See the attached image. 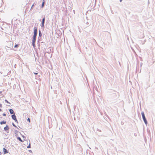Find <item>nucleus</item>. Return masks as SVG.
<instances>
[{"instance_id": "f257e3e1", "label": "nucleus", "mask_w": 155, "mask_h": 155, "mask_svg": "<svg viewBox=\"0 0 155 155\" xmlns=\"http://www.w3.org/2000/svg\"><path fill=\"white\" fill-rule=\"evenodd\" d=\"M33 35L32 37L37 38V36L38 34V28L36 26H35L33 28Z\"/></svg>"}, {"instance_id": "f03ea898", "label": "nucleus", "mask_w": 155, "mask_h": 155, "mask_svg": "<svg viewBox=\"0 0 155 155\" xmlns=\"http://www.w3.org/2000/svg\"><path fill=\"white\" fill-rule=\"evenodd\" d=\"M142 117L143 120V121L146 124V126L147 125L148 122L147 119L145 116V114L143 111H142L141 113Z\"/></svg>"}, {"instance_id": "7ed1b4c3", "label": "nucleus", "mask_w": 155, "mask_h": 155, "mask_svg": "<svg viewBox=\"0 0 155 155\" xmlns=\"http://www.w3.org/2000/svg\"><path fill=\"white\" fill-rule=\"evenodd\" d=\"M45 17L44 16L42 20V21H41V23L40 24V26L41 27V29H43V30H44L45 26Z\"/></svg>"}, {"instance_id": "20e7f679", "label": "nucleus", "mask_w": 155, "mask_h": 155, "mask_svg": "<svg viewBox=\"0 0 155 155\" xmlns=\"http://www.w3.org/2000/svg\"><path fill=\"white\" fill-rule=\"evenodd\" d=\"M111 93H113L114 94V96L116 98H118L119 97V92H117L116 91L114 90H112L111 91Z\"/></svg>"}, {"instance_id": "39448f33", "label": "nucleus", "mask_w": 155, "mask_h": 155, "mask_svg": "<svg viewBox=\"0 0 155 155\" xmlns=\"http://www.w3.org/2000/svg\"><path fill=\"white\" fill-rule=\"evenodd\" d=\"M36 38L32 37V45L34 48L35 46V43L36 40Z\"/></svg>"}, {"instance_id": "423d86ee", "label": "nucleus", "mask_w": 155, "mask_h": 155, "mask_svg": "<svg viewBox=\"0 0 155 155\" xmlns=\"http://www.w3.org/2000/svg\"><path fill=\"white\" fill-rule=\"evenodd\" d=\"M11 117L12 119L14 120L16 123H17L18 124V121L17 119L16 116L15 114H12L11 115Z\"/></svg>"}, {"instance_id": "0eeeda50", "label": "nucleus", "mask_w": 155, "mask_h": 155, "mask_svg": "<svg viewBox=\"0 0 155 155\" xmlns=\"http://www.w3.org/2000/svg\"><path fill=\"white\" fill-rule=\"evenodd\" d=\"M3 152L2 153L3 154H5L8 153H9V151L8 150H7L6 148H3Z\"/></svg>"}, {"instance_id": "6e6552de", "label": "nucleus", "mask_w": 155, "mask_h": 155, "mask_svg": "<svg viewBox=\"0 0 155 155\" xmlns=\"http://www.w3.org/2000/svg\"><path fill=\"white\" fill-rule=\"evenodd\" d=\"M43 39L44 41L45 42H48L47 39V36L44 34L43 35Z\"/></svg>"}, {"instance_id": "1a4fd4ad", "label": "nucleus", "mask_w": 155, "mask_h": 155, "mask_svg": "<svg viewBox=\"0 0 155 155\" xmlns=\"http://www.w3.org/2000/svg\"><path fill=\"white\" fill-rule=\"evenodd\" d=\"M8 110L10 114H15L14 111L12 109H8Z\"/></svg>"}, {"instance_id": "9d476101", "label": "nucleus", "mask_w": 155, "mask_h": 155, "mask_svg": "<svg viewBox=\"0 0 155 155\" xmlns=\"http://www.w3.org/2000/svg\"><path fill=\"white\" fill-rule=\"evenodd\" d=\"M4 129L5 131H7L9 129V127L8 125H6V126L4 128Z\"/></svg>"}, {"instance_id": "9b49d317", "label": "nucleus", "mask_w": 155, "mask_h": 155, "mask_svg": "<svg viewBox=\"0 0 155 155\" xmlns=\"http://www.w3.org/2000/svg\"><path fill=\"white\" fill-rule=\"evenodd\" d=\"M45 0H43L42 3L41 7V8H43L45 6Z\"/></svg>"}, {"instance_id": "f8f14e48", "label": "nucleus", "mask_w": 155, "mask_h": 155, "mask_svg": "<svg viewBox=\"0 0 155 155\" xmlns=\"http://www.w3.org/2000/svg\"><path fill=\"white\" fill-rule=\"evenodd\" d=\"M42 34L41 33V31L39 30L38 31V37H42Z\"/></svg>"}, {"instance_id": "ddd939ff", "label": "nucleus", "mask_w": 155, "mask_h": 155, "mask_svg": "<svg viewBox=\"0 0 155 155\" xmlns=\"http://www.w3.org/2000/svg\"><path fill=\"white\" fill-rule=\"evenodd\" d=\"M6 121L5 120H3L1 122H0V124L1 125H2L3 124H6Z\"/></svg>"}, {"instance_id": "4468645a", "label": "nucleus", "mask_w": 155, "mask_h": 155, "mask_svg": "<svg viewBox=\"0 0 155 155\" xmlns=\"http://www.w3.org/2000/svg\"><path fill=\"white\" fill-rule=\"evenodd\" d=\"M16 137L17 140H19L20 141L22 142H23L24 141L22 140L20 138V137H19L18 136L17 137Z\"/></svg>"}, {"instance_id": "2eb2a0df", "label": "nucleus", "mask_w": 155, "mask_h": 155, "mask_svg": "<svg viewBox=\"0 0 155 155\" xmlns=\"http://www.w3.org/2000/svg\"><path fill=\"white\" fill-rule=\"evenodd\" d=\"M14 32V33L16 34V35H15L16 36H18V34L19 32V31L18 30H16V31H15V32Z\"/></svg>"}, {"instance_id": "dca6fc26", "label": "nucleus", "mask_w": 155, "mask_h": 155, "mask_svg": "<svg viewBox=\"0 0 155 155\" xmlns=\"http://www.w3.org/2000/svg\"><path fill=\"white\" fill-rule=\"evenodd\" d=\"M19 44H16L15 43L14 47L15 48H17L19 47Z\"/></svg>"}, {"instance_id": "f3484780", "label": "nucleus", "mask_w": 155, "mask_h": 155, "mask_svg": "<svg viewBox=\"0 0 155 155\" xmlns=\"http://www.w3.org/2000/svg\"><path fill=\"white\" fill-rule=\"evenodd\" d=\"M19 133L21 135V137L24 138V140L26 141L25 140V139H26V137L25 136L22 135L20 132H19Z\"/></svg>"}, {"instance_id": "a211bd4d", "label": "nucleus", "mask_w": 155, "mask_h": 155, "mask_svg": "<svg viewBox=\"0 0 155 155\" xmlns=\"http://www.w3.org/2000/svg\"><path fill=\"white\" fill-rule=\"evenodd\" d=\"M15 136L16 137L18 136V134H17L18 133H19V132L17 131V130H15Z\"/></svg>"}, {"instance_id": "6ab92c4d", "label": "nucleus", "mask_w": 155, "mask_h": 155, "mask_svg": "<svg viewBox=\"0 0 155 155\" xmlns=\"http://www.w3.org/2000/svg\"><path fill=\"white\" fill-rule=\"evenodd\" d=\"M35 5H36V4L35 3H33V4L32 5L31 7L30 10V11L32 9H33V8L35 6Z\"/></svg>"}, {"instance_id": "aec40b11", "label": "nucleus", "mask_w": 155, "mask_h": 155, "mask_svg": "<svg viewBox=\"0 0 155 155\" xmlns=\"http://www.w3.org/2000/svg\"><path fill=\"white\" fill-rule=\"evenodd\" d=\"M38 41H41L42 40V37H38Z\"/></svg>"}, {"instance_id": "412c9836", "label": "nucleus", "mask_w": 155, "mask_h": 155, "mask_svg": "<svg viewBox=\"0 0 155 155\" xmlns=\"http://www.w3.org/2000/svg\"><path fill=\"white\" fill-rule=\"evenodd\" d=\"M12 124L13 126H14V127L17 128L18 129H19L18 127H17V126L14 124V123L13 122H12Z\"/></svg>"}, {"instance_id": "4be33fe9", "label": "nucleus", "mask_w": 155, "mask_h": 155, "mask_svg": "<svg viewBox=\"0 0 155 155\" xmlns=\"http://www.w3.org/2000/svg\"><path fill=\"white\" fill-rule=\"evenodd\" d=\"M31 148V144L30 143H29V145L27 146V148Z\"/></svg>"}, {"instance_id": "5701e85b", "label": "nucleus", "mask_w": 155, "mask_h": 155, "mask_svg": "<svg viewBox=\"0 0 155 155\" xmlns=\"http://www.w3.org/2000/svg\"><path fill=\"white\" fill-rule=\"evenodd\" d=\"M5 103H6L8 104H11V103L10 102H9L6 99H5Z\"/></svg>"}, {"instance_id": "b1692460", "label": "nucleus", "mask_w": 155, "mask_h": 155, "mask_svg": "<svg viewBox=\"0 0 155 155\" xmlns=\"http://www.w3.org/2000/svg\"><path fill=\"white\" fill-rule=\"evenodd\" d=\"M45 41H44V42H41V45H45Z\"/></svg>"}, {"instance_id": "393cba45", "label": "nucleus", "mask_w": 155, "mask_h": 155, "mask_svg": "<svg viewBox=\"0 0 155 155\" xmlns=\"http://www.w3.org/2000/svg\"><path fill=\"white\" fill-rule=\"evenodd\" d=\"M27 121L28 122H29V123H30L31 122V120L29 118H28L27 119Z\"/></svg>"}, {"instance_id": "a878e982", "label": "nucleus", "mask_w": 155, "mask_h": 155, "mask_svg": "<svg viewBox=\"0 0 155 155\" xmlns=\"http://www.w3.org/2000/svg\"><path fill=\"white\" fill-rule=\"evenodd\" d=\"M10 24H7V25H6L8 27V28H9V29H10Z\"/></svg>"}, {"instance_id": "bb28decb", "label": "nucleus", "mask_w": 155, "mask_h": 155, "mask_svg": "<svg viewBox=\"0 0 155 155\" xmlns=\"http://www.w3.org/2000/svg\"><path fill=\"white\" fill-rule=\"evenodd\" d=\"M28 151L29 153H32V151L31 150H28Z\"/></svg>"}, {"instance_id": "cd10ccee", "label": "nucleus", "mask_w": 155, "mask_h": 155, "mask_svg": "<svg viewBox=\"0 0 155 155\" xmlns=\"http://www.w3.org/2000/svg\"><path fill=\"white\" fill-rule=\"evenodd\" d=\"M38 48H40V43H39V44H38Z\"/></svg>"}, {"instance_id": "c85d7f7f", "label": "nucleus", "mask_w": 155, "mask_h": 155, "mask_svg": "<svg viewBox=\"0 0 155 155\" xmlns=\"http://www.w3.org/2000/svg\"><path fill=\"white\" fill-rule=\"evenodd\" d=\"M2 115L4 116H6V114H5V113H3L2 114Z\"/></svg>"}, {"instance_id": "c756f323", "label": "nucleus", "mask_w": 155, "mask_h": 155, "mask_svg": "<svg viewBox=\"0 0 155 155\" xmlns=\"http://www.w3.org/2000/svg\"><path fill=\"white\" fill-rule=\"evenodd\" d=\"M34 73L35 75H37L38 74V73L37 72H34Z\"/></svg>"}, {"instance_id": "7c9ffc66", "label": "nucleus", "mask_w": 155, "mask_h": 155, "mask_svg": "<svg viewBox=\"0 0 155 155\" xmlns=\"http://www.w3.org/2000/svg\"><path fill=\"white\" fill-rule=\"evenodd\" d=\"M2 107V104L0 103V107Z\"/></svg>"}, {"instance_id": "2f4dec72", "label": "nucleus", "mask_w": 155, "mask_h": 155, "mask_svg": "<svg viewBox=\"0 0 155 155\" xmlns=\"http://www.w3.org/2000/svg\"><path fill=\"white\" fill-rule=\"evenodd\" d=\"M16 66H17V65L16 64H15L14 65V68H16Z\"/></svg>"}, {"instance_id": "473e14b6", "label": "nucleus", "mask_w": 155, "mask_h": 155, "mask_svg": "<svg viewBox=\"0 0 155 155\" xmlns=\"http://www.w3.org/2000/svg\"><path fill=\"white\" fill-rule=\"evenodd\" d=\"M97 130L101 132V130L98 129H97Z\"/></svg>"}, {"instance_id": "72a5a7b5", "label": "nucleus", "mask_w": 155, "mask_h": 155, "mask_svg": "<svg viewBox=\"0 0 155 155\" xmlns=\"http://www.w3.org/2000/svg\"><path fill=\"white\" fill-rule=\"evenodd\" d=\"M39 43H40V41H38V40L37 41V44H39Z\"/></svg>"}, {"instance_id": "f704fd0d", "label": "nucleus", "mask_w": 155, "mask_h": 155, "mask_svg": "<svg viewBox=\"0 0 155 155\" xmlns=\"http://www.w3.org/2000/svg\"><path fill=\"white\" fill-rule=\"evenodd\" d=\"M143 64V63H140V67H141L142 65Z\"/></svg>"}, {"instance_id": "c9c22d12", "label": "nucleus", "mask_w": 155, "mask_h": 155, "mask_svg": "<svg viewBox=\"0 0 155 155\" xmlns=\"http://www.w3.org/2000/svg\"><path fill=\"white\" fill-rule=\"evenodd\" d=\"M79 31L80 32H81V29H79Z\"/></svg>"}, {"instance_id": "e433bc0d", "label": "nucleus", "mask_w": 155, "mask_h": 155, "mask_svg": "<svg viewBox=\"0 0 155 155\" xmlns=\"http://www.w3.org/2000/svg\"><path fill=\"white\" fill-rule=\"evenodd\" d=\"M2 153L1 151H0V155H2Z\"/></svg>"}, {"instance_id": "4c0bfd02", "label": "nucleus", "mask_w": 155, "mask_h": 155, "mask_svg": "<svg viewBox=\"0 0 155 155\" xmlns=\"http://www.w3.org/2000/svg\"><path fill=\"white\" fill-rule=\"evenodd\" d=\"M86 24L87 25H88L89 24V23L88 22H87L86 23Z\"/></svg>"}, {"instance_id": "58836bf2", "label": "nucleus", "mask_w": 155, "mask_h": 155, "mask_svg": "<svg viewBox=\"0 0 155 155\" xmlns=\"http://www.w3.org/2000/svg\"><path fill=\"white\" fill-rule=\"evenodd\" d=\"M122 0H120V2H122Z\"/></svg>"}, {"instance_id": "ea45409f", "label": "nucleus", "mask_w": 155, "mask_h": 155, "mask_svg": "<svg viewBox=\"0 0 155 155\" xmlns=\"http://www.w3.org/2000/svg\"><path fill=\"white\" fill-rule=\"evenodd\" d=\"M106 115V116L107 117H108L109 118V117H108V116L107 115Z\"/></svg>"}, {"instance_id": "a19ab883", "label": "nucleus", "mask_w": 155, "mask_h": 155, "mask_svg": "<svg viewBox=\"0 0 155 155\" xmlns=\"http://www.w3.org/2000/svg\"><path fill=\"white\" fill-rule=\"evenodd\" d=\"M46 59L45 58H42V60L44 61L43 60H45Z\"/></svg>"}, {"instance_id": "79ce46f5", "label": "nucleus", "mask_w": 155, "mask_h": 155, "mask_svg": "<svg viewBox=\"0 0 155 155\" xmlns=\"http://www.w3.org/2000/svg\"><path fill=\"white\" fill-rule=\"evenodd\" d=\"M1 111H2V110L1 108H0V112Z\"/></svg>"}, {"instance_id": "37998d69", "label": "nucleus", "mask_w": 155, "mask_h": 155, "mask_svg": "<svg viewBox=\"0 0 155 155\" xmlns=\"http://www.w3.org/2000/svg\"><path fill=\"white\" fill-rule=\"evenodd\" d=\"M7 133H9V130H8V131H6Z\"/></svg>"}, {"instance_id": "c03bdc74", "label": "nucleus", "mask_w": 155, "mask_h": 155, "mask_svg": "<svg viewBox=\"0 0 155 155\" xmlns=\"http://www.w3.org/2000/svg\"><path fill=\"white\" fill-rule=\"evenodd\" d=\"M73 12H74V14H75V10H73Z\"/></svg>"}, {"instance_id": "a18cd8bd", "label": "nucleus", "mask_w": 155, "mask_h": 155, "mask_svg": "<svg viewBox=\"0 0 155 155\" xmlns=\"http://www.w3.org/2000/svg\"><path fill=\"white\" fill-rule=\"evenodd\" d=\"M2 91H0V94L2 93Z\"/></svg>"}, {"instance_id": "49530a36", "label": "nucleus", "mask_w": 155, "mask_h": 155, "mask_svg": "<svg viewBox=\"0 0 155 155\" xmlns=\"http://www.w3.org/2000/svg\"><path fill=\"white\" fill-rule=\"evenodd\" d=\"M45 53H45V54H44V56H45Z\"/></svg>"}, {"instance_id": "de8ad7c7", "label": "nucleus", "mask_w": 155, "mask_h": 155, "mask_svg": "<svg viewBox=\"0 0 155 155\" xmlns=\"http://www.w3.org/2000/svg\"><path fill=\"white\" fill-rule=\"evenodd\" d=\"M5 139H8V137H7V138H5Z\"/></svg>"}, {"instance_id": "09e8293b", "label": "nucleus", "mask_w": 155, "mask_h": 155, "mask_svg": "<svg viewBox=\"0 0 155 155\" xmlns=\"http://www.w3.org/2000/svg\"><path fill=\"white\" fill-rule=\"evenodd\" d=\"M2 28V30H4V29H3V28Z\"/></svg>"}, {"instance_id": "8fccbe9b", "label": "nucleus", "mask_w": 155, "mask_h": 155, "mask_svg": "<svg viewBox=\"0 0 155 155\" xmlns=\"http://www.w3.org/2000/svg\"><path fill=\"white\" fill-rule=\"evenodd\" d=\"M18 127H19V128H20L19 126L18 125Z\"/></svg>"}, {"instance_id": "3c124183", "label": "nucleus", "mask_w": 155, "mask_h": 155, "mask_svg": "<svg viewBox=\"0 0 155 155\" xmlns=\"http://www.w3.org/2000/svg\"><path fill=\"white\" fill-rule=\"evenodd\" d=\"M40 21H41V19H40V20H39Z\"/></svg>"}, {"instance_id": "603ef678", "label": "nucleus", "mask_w": 155, "mask_h": 155, "mask_svg": "<svg viewBox=\"0 0 155 155\" xmlns=\"http://www.w3.org/2000/svg\"><path fill=\"white\" fill-rule=\"evenodd\" d=\"M14 51H16L15 50L13 49Z\"/></svg>"}, {"instance_id": "864d4df0", "label": "nucleus", "mask_w": 155, "mask_h": 155, "mask_svg": "<svg viewBox=\"0 0 155 155\" xmlns=\"http://www.w3.org/2000/svg\"><path fill=\"white\" fill-rule=\"evenodd\" d=\"M0 118H2V117H0Z\"/></svg>"}, {"instance_id": "5fc2aeb1", "label": "nucleus", "mask_w": 155, "mask_h": 155, "mask_svg": "<svg viewBox=\"0 0 155 155\" xmlns=\"http://www.w3.org/2000/svg\"><path fill=\"white\" fill-rule=\"evenodd\" d=\"M122 122H121V123L122 124H123V123H122Z\"/></svg>"}, {"instance_id": "6e6d98bb", "label": "nucleus", "mask_w": 155, "mask_h": 155, "mask_svg": "<svg viewBox=\"0 0 155 155\" xmlns=\"http://www.w3.org/2000/svg\"><path fill=\"white\" fill-rule=\"evenodd\" d=\"M122 122H121V123L122 124H123V123H122Z\"/></svg>"}, {"instance_id": "4d7b16f0", "label": "nucleus", "mask_w": 155, "mask_h": 155, "mask_svg": "<svg viewBox=\"0 0 155 155\" xmlns=\"http://www.w3.org/2000/svg\"><path fill=\"white\" fill-rule=\"evenodd\" d=\"M120 64V62H119Z\"/></svg>"}]
</instances>
